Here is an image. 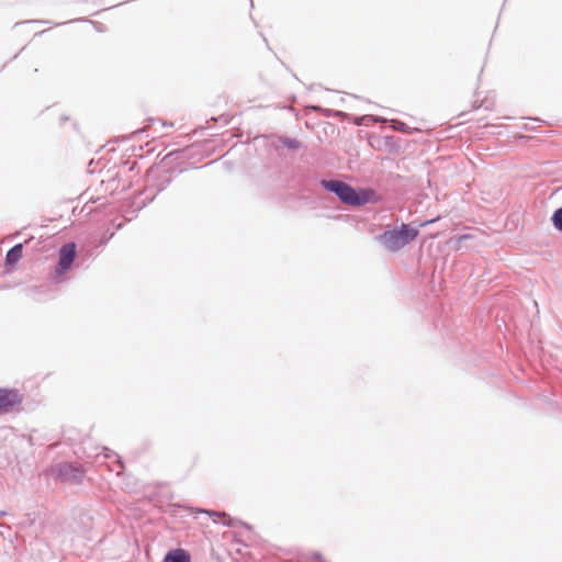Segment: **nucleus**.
Listing matches in <instances>:
<instances>
[{
  "instance_id": "0eeeda50",
  "label": "nucleus",
  "mask_w": 562,
  "mask_h": 562,
  "mask_svg": "<svg viewBox=\"0 0 562 562\" xmlns=\"http://www.w3.org/2000/svg\"><path fill=\"white\" fill-rule=\"evenodd\" d=\"M23 246L22 244H18L12 247L5 256L7 265H14L22 258Z\"/></svg>"
},
{
  "instance_id": "f03ea898",
  "label": "nucleus",
  "mask_w": 562,
  "mask_h": 562,
  "mask_svg": "<svg viewBox=\"0 0 562 562\" xmlns=\"http://www.w3.org/2000/svg\"><path fill=\"white\" fill-rule=\"evenodd\" d=\"M324 187L336 193L339 199L350 205H361L367 202V199L361 196L353 188L341 181H324Z\"/></svg>"
},
{
  "instance_id": "9b49d317",
  "label": "nucleus",
  "mask_w": 562,
  "mask_h": 562,
  "mask_svg": "<svg viewBox=\"0 0 562 562\" xmlns=\"http://www.w3.org/2000/svg\"><path fill=\"white\" fill-rule=\"evenodd\" d=\"M404 126L405 124L404 123H401V130L404 131Z\"/></svg>"
},
{
  "instance_id": "423d86ee",
  "label": "nucleus",
  "mask_w": 562,
  "mask_h": 562,
  "mask_svg": "<svg viewBox=\"0 0 562 562\" xmlns=\"http://www.w3.org/2000/svg\"><path fill=\"white\" fill-rule=\"evenodd\" d=\"M191 513H204L207 514L214 522L221 521L222 524L226 526L232 525V518L226 513H220V512H212V510H203V509H190Z\"/></svg>"
},
{
  "instance_id": "20e7f679",
  "label": "nucleus",
  "mask_w": 562,
  "mask_h": 562,
  "mask_svg": "<svg viewBox=\"0 0 562 562\" xmlns=\"http://www.w3.org/2000/svg\"><path fill=\"white\" fill-rule=\"evenodd\" d=\"M20 403L21 396L16 391L0 389V414L11 411Z\"/></svg>"
},
{
  "instance_id": "1a4fd4ad",
  "label": "nucleus",
  "mask_w": 562,
  "mask_h": 562,
  "mask_svg": "<svg viewBox=\"0 0 562 562\" xmlns=\"http://www.w3.org/2000/svg\"><path fill=\"white\" fill-rule=\"evenodd\" d=\"M435 221L436 220L426 221V222L422 223L420 226L424 227V226H426V225H428L430 223H434Z\"/></svg>"
},
{
  "instance_id": "9d476101",
  "label": "nucleus",
  "mask_w": 562,
  "mask_h": 562,
  "mask_svg": "<svg viewBox=\"0 0 562 562\" xmlns=\"http://www.w3.org/2000/svg\"><path fill=\"white\" fill-rule=\"evenodd\" d=\"M468 237H469L468 235H463V236H461V237L459 238V240L465 239V238H468Z\"/></svg>"
},
{
  "instance_id": "f257e3e1",
  "label": "nucleus",
  "mask_w": 562,
  "mask_h": 562,
  "mask_svg": "<svg viewBox=\"0 0 562 562\" xmlns=\"http://www.w3.org/2000/svg\"><path fill=\"white\" fill-rule=\"evenodd\" d=\"M418 235V229L407 224H402L400 228L384 232L380 237V241L383 246L391 250L397 251L411 241H413Z\"/></svg>"
},
{
  "instance_id": "7ed1b4c3",
  "label": "nucleus",
  "mask_w": 562,
  "mask_h": 562,
  "mask_svg": "<svg viewBox=\"0 0 562 562\" xmlns=\"http://www.w3.org/2000/svg\"><path fill=\"white\" fill-rule=\"evenodd\" d=\"M76 255H77V246L75 243L65 244L59 249L58 267H57V272L59 274H61L70 269L71 265L75 261Z\"/></svg>"
},
{
  "instance_id": "39448f33",
  "label": "nucleus",
  "mask_w": 562,
  "mask_h": 562,
  "mask_svg": "<svg viewBox=\"0 0 562 562\" xmlns=\"http://www.w3.org/2000/svg\"><path fill=\"white\" fill-rule=\"evenodd\" d=\"M190 554L183 549H175L169 551L164 562H190Z\"/></svg>"
},
{
  "instance_id": "6e6552de",
  "label": "nucleus",
  "mask_w": 562,
  "mask_h": 562,
  "mask_svg": "<svg viewBox=\"0 0 562 562\" xmlns=\"http://www.w3.org/2000/svg\"><path fill=\"white\" fill-rule=\"evenodd\" d=\"M552 221L554 227L562 232V207L554 212Z\"/></svg>"
}]
</instances>
